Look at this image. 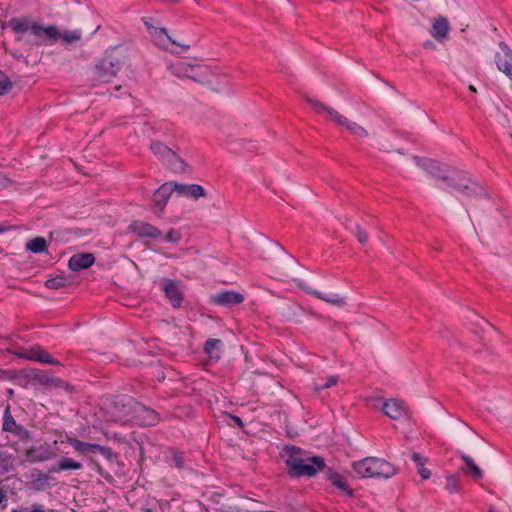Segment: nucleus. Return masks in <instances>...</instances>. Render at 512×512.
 Masks as SVG:
<instances>
[{
  "mask_svg": "<svg viewBox=\"0 0 512 512\" xmlns=\"http://www.w3.org/2000/svg\"><path fill=\"white\" fill-rule=\"evenodd\" d=\"M8 27L16 34L18 42L31 46L41 45L45 39L55 40L58 37L56 27L30 23L27 18L13 17L8 21Z\"/></svg>",
  "mask_w": 512,
  "mask_h": 512,
  "instance_id": "1",
  "label": "nucleus"
},
{
  "mask_svg": "<svg viewBox=\"0 0 512 512\" xmlns=\"http://www.w3.org/2000/svg\"><path fill=\"white\" fill-rule=\"evenodd\" d=\"M172 460L174 462V465L177 468H183V466H184V459H183L181 454H179V453L173 454Z\"/></svg>",
  "mask_w": 512,
  "mask_h": 512,
  "instance_id": "44",
  "label": "nucleus"
},
{
  "mask_svg": "<svg viewBox=\"0 0 512 512\" xmlns=\"http://www.w3.org/2000/svg\"><path fill=\"white\" fill-rule=\"evenodd\" d=\"M58 36H61L67 43H73L80 40L81 33L79 31H64L62 34L58 33Z\"/></svg>",
  "mask_w": 512,
  "mask_h": 512,
  "instance_id": "37",
  "label": "nucleus"
},
{
  "mask_svg": "<svg viewBox=\"0 0 512 512\" xmlns=\"http://www.w3.org/2000/svg\"><path fill=\"white\" fill-rule=\"evenodd\" d=\"M244 296L235 291L224 290L212 296V302L219 306L232 307L241 304Z\"/></svg>",
  "mask_w": 512,
  "mask_h": 512,
  "instance_id": "11",
  "label": "nucleus"
},
{
  "mask_svg": "<svg viewBox=\"0 0 512 512\" xmlns=\"http://www.w3.org/2000/svg\"><path fill=\"white\" fill-rule=\"evenodd\" d=\"M231 419L234 421V423L239 426V427H243L244 424L242 422V419L238 416H231Z\"/></svg>",
  "mask_w": 512,
  "mask_h": 512,
  "instance_id": "47",
  "label": "nucleus"
},
{
  "mask_svg": "<svg viewBox=\"0 0 512 512\" xmlns=\"http://www.w3.org/2000/svg\"><path fill=\"white\" fill-rule=\"evenodd\" d=\"M488 512H497V511L493 506H490L488 509Z\"/></svg>",
  "mask_w": 512,
  "mask_h": 512,
  "instance_id": "50",
  "label": "nucleus"
},
{
  "mask_svg": "<svg viewBox=\"0 0 512 512\" xmlns=\"http://www.w3.org/2000/svg\"><path fill=\"white\" fill-rule=\"evenodd\" d=\"M353 470L360 478L388 479L397 473V468L385 459L366 457L353 463Z\"/></svg>",
  "mask_w": 512,
  "mask_h": 512,
  "instance_id": "2",
  "label": "nucleus"
},
{
  "mask_svg": "<svg viewBox=\"0 0 512 512\" xmlns=\"http://www.w3.org/2000/svg\"><path fill=\"white\" fill-rule=\"evenodd\" d=\"M351 123H352V121L350 119H348L344 115H341V119L338 120L336 124L338 126H342V127H345L347 129L348 126H350Z\"/></svg>",
  "mask_w": 512,
  "mask_h": 512,
  "instance_id": "45",
  "label": "nucleus"
},
{
  "mask_svg": "<svg viewBox=\"0 0 512 512\" xmlns=\"http://www.w3.org/2000/svg\"><path fill=\"white\" fill-rule=\"evenodd\" d=\"M411 459L415 462L417 466V472L420 474L423 480H427L431 476V472L429 469L425 467L427 463V458L421 456L420 454L414 452L411 455Z\"/></svg>",
  "mask_w": 512,
  "mask_h": 512,
  "instance_id": "29",
  "label": "nucleus"
},
{
  "mask_svg": "<svg viewBox=\"0 0 512 512\" xmlns=\"http://www.w3.org/2000/svg\"><path fill=\"white\" fill-rule=\"evenodd\" d=\"M3 72L0 70V77L2 76Z\"/></svg>",
  "mask_w": 512,
  "mask_h": 512,
  "instance_id": "54",
  "label": "nucleus"
},
{
  "mask_svg": "<svg viewBox=\"0 0 512 512\" xmlns=\"http://www.w3.org/2000/svg\"><path fill=\"white\" fill-rule=\"evenodd\" d=\"M95 261L92 253H78L74 254L68 262V267L72 271H80L89 268Z\"/></svg>",
  "mask_w": 512,
  "mask_h": 512,
  "instance_id": "18",
  "label": "nucleus"
},
{
  "mask_svg": "<svg viewBox=\"0 0 512 512\" xmlns=\"http://www.w3.org/2000/svg\"><path fill=\"white\" fill-rule=\"evenodd\" d=\"M305 100L306 102L311 105L312 109L314 110L315 113L317 114H326L327 117L337 123L338 120L341 119V115L337 110H335L334 108L332 107H329L328 105H326L325 103L317 100V99H314V98H311V97H308V96H305Z\"/></svg>",
  "mask_w": 512,
  "mask_h": 512,
  "instance_id": "16",
  "label": "nucleus"
},
{
  "mask_svg": "<svg viewBox=\"0 0 512 512\" xmlns=\"http://www.w3.org/2000/svg\"><path fill=\"white\" fill-rule=\"evenodd\" d=\"M325 460L321 456L304 458L301 462L293 463L292 470H288L291 477H312L318 471H325Z\"/></svg>",
  "mask_w": 512,
  "mask_h": 512,
  "instance_id": "5",
  "label": "nucleus"
},
{
  "mask_svg": "<svg viewBox=\"0 0 512 512\" xmlns=\"http://www.w3.org/2000/svg\"><path fill=\"white\" fill-rule=\"evenodd\" d=\"M102 450H96V453H100L106 457H110L112 455V451L109 447L101 446Z\"/></svg>",
  "mask_w": 512,
  "mask_h": 512,
  "instance_id": "46",
  "label": "nucleus"
},
{
  "mask_svg": "<svg viewBox=\"0 0 512 512\" xmlns=\"http://www.w3.org/2000/svg\"><path fill=\"white\" fill-rule=\"evenodd\" d=\"M355 235L360 244L365 245L368 242V234L359 225L355 227Z\"/></svg>",
  "mask_w": 512,
  "mask_h": 512,
  "instance_id": "40",
  "label": "nucleus"
},
{
  "mask_svg": "<svg viewBox=\"0 0 512 512\" xmlns=\"http://www.w3.org/2000/svg\"><path fill=\"white\" fill-rule=\"evenodd\" d=\"M221 343L220 339H208L204 344V351L213 357L214 351L218 350Z\"/></svg>",
  "mask_w": 512,
  "mask_h": 512,
  "instance_id": "36",
  "label": "nucleus"
},
{
  "mask_svg": "<svg viewBox=\"0 0 512 512\" xmlns=\"http://www.w3.org/2000/svg\"><path fill=\"white\" fill-rule=\"evenodd\" d=\"M13 87L12 81L9 79L8 76L4 75L0 79V96L5 95L10 92V90Z\"/></svg>",
  "mask_w": 512,
  "mask_h": 512,
  "instance_id": "39",
  "label": "nucleus"
},
{
  "mask_svg": "<svg viewBox=\"0 0 512 512\" xmlns=\"http://www.w3.org/2000/svg\"><path fill=\"white\" fill-rule=\"evenodd\" d=\"M298 287L301 288L302 290L306 291L307 293L315 296L316 298L321 299L323 301H326V302H328L330 304H333V305H336V306H342V305L345 304L344 298H341V297H339L337 295H335V296L324 295L323 293H321L319 291L311 289L305 283L299 282L298 283Z\"/></svg>",
  "mask_w": 512,
  "mask_h": 512,
  "instance_id": "20",
  "label": "nucleus"
},
{
  "mask_svg": "<svg viewBox=\"0 0 512 512\" xmlns=\"http://www.w3.org/2000/svg\"><path fill=\"white\" fill-rule=\"evenodd\" d=\"M324 472L327 479H329L334 486L346 492L348 495H352V491L349 489L346 479L342 475L338 474L337 472H334L331 468L327 467Z\"/></svg>",
  "mask_w": 512,
  "mask_h": 512,
  "instance_id": "24",
  "label": "nucleus"
},
{
  "mask_svg": "<svg viewBox=\"0 0 512 512\" xmlns=\"http://www.w3.org/2000/svg\"><path fill=\"white\" fill-rule=\"evenodd\" d=\"M32 479L38 490L44 489L48 485L49 476L40 470H34Z\"/></svg>",
  "mask_w": 512,
  "mask_h": 512,
  "instance_id": "33",
  "label": "nucleus"
},
{
  "mask_svg": "<svg viewBox=\"0 0 512 512\" xmlns=\"http://www.w3.org/2000/svg\"><path fill=\"white\" fill-rule=\"evenodd\" d=\"M152 38L155 42V44L166 51H170L172 53H177L176 51L172 50L170 48V45H176L181 47L184 50H187L190 48L189 44H180L177 43L175 40H173L167 33L166 28H154L151 32Z\"/></svg>",
  "mask_w": 512,
  "mask_h": 512,
  "instance_id": "9",
  "label": "nucleus"
},
{
  "mask_svg": "<svg viewBox=\"0 0 512 512\" xmlns=\"http://www.w3.org/2000/svg\"><path fill=\"white\" fill-rule=\"evenodd\" d=\"M143 512H153L150 508L143 509Z\"/></svg>",
  "mask_w": 512,
  "mask_h": 512,
  "instance_id": "51",
  "label": "nucleus"
},
{
  "mask_svg": "<svg viewBox=\"0 0 512 512\" xmlns=\"http://www.w3.org/2000/svg\"><path fill=\"white\" fill-rule=\"evenodd\" d=\"M163 163L167 165L170 170L176 173L185 172L187 168L185 161L173 150Z\"/></svg>",
  "mask_w": 512,
  "mask_h": 512,
  "instance_id": "25",
  "label": "nucleus"
},
{
  "mask_svg": "<svg viewBox=\"0 0 512 512\" xmlns=\"http://www.w3.org/2000/svg\"><path fill=\"white\" fill-rule=\"evenodd\" d=\"M499 47L504 53V58L499 53H496V66L499 71L503 72L510 79L512 77V50L504 41L499 43Z\"/></svg>",
  "mask_w": 512,
  "mask_h": 512,
  "instance_id": "10",
  "label": "nucleus"
},
{
  "mask_svg": "<svg viewBox=\"0 0 512 512\" xmlns=\"http://www.w3.org/2000/svg\"><path fill=\"white\" fill-rule=\"evenodd\" d=\"M134 418L142 426H155L161 418L158 412L143 404L136 403L134 406Z\"/></svg>",
  "mask_w": 512,
  "mask_h": 512,
  "instance_id": "7",
  "label": "nucleus"
},
{
  "mask_svg": "<svg viewBox=\"0 0 512 512\" xmlns=\"http://www.w3.org/2000/svg\"><path fill=\"white\" fill-rule=\"evenodd\" d=\"M31 379L41 385L47 386H58L59 383L61 382L59 378L53 377L49 375L46 371L40 369L32 371Z\"/></svg>",
  "mask_w": 512,
  "mask_h": 512,
  "instance_id": "26",
  "label": "nucleus"
},
{
  "mask_svg": "<svg viewBox=\"0 0 512 512\" xmlns=\"http://www.w3.org/2000/svg\"><path fill=\"white\" fill-rule=\"evenodd\" d=\"M6 498H7L6 492L4 490L0 489V504L2 502L6 501Z\"/></svg>",
  "mask_w": 512,
  "mask_h": 512,
  "instance_id": "48",
  "label": "nucleus"
},
{
  "mask_svg": "<svg viewBox=\"0 0 512 512\" xmlns=\"http://www.w3.org/2000/svg\"><path fill=\"white\" fill-rule=\"evenodd\" d=\"M284 450L287 455L285 464L288 467V470H292L293 463L301 462L304 459L303 451L299 447L291 445L286 446Z\"/></svg>",
  "mask_w": 512,
  "mask_h": 512,
  "instance_id": "27",
  "label": "nucleus"
},
{
  "mask_svg": "<svg viewBox=\"0 0 512 512\" xmlns=\"http://www.w3.org/2000/svg\"><path fill=\"white\" fill-rule=\"evenodd\" d=\"M177 1H178V0H170V2H172V3H175V2H177Z\"/></svg>",
  "mask_w": 512,
  "mask_h": 512,
  "instance_id": "53",
  "label": "nucleus"
},
{
  "mask_svg": "<svg viewBox=\"0 0 512 512\" xmlns=\"http://www.w3.org/2000/svg\"><path fill=\"white\" fill-rule=\"evenodd\" d=\"M445 489L449 493H462L460 479L456 475H450L446 478Z\"/></svg>",
  "mask_w": 512,
  "mask_h": 512,
  "instance_id": "32",
  "label": "nucleus"
},
{
  "mask_svg": "<svg viewBox=\"0 0 512 512\" xmlns=\"http://www.w3.org/2000/svg\"><path fill=\"white\" fill-rule=\"evenodd\" d=\"M26 457L32 462H41L49 459L48 453L38 454L37 449L34 447L27 450Z\"/></svg>",
  "mask_w": 512,
  "mask_h": 512,
  "instance_id": "35",
  "label": "nucleus"
},
{
  "mask_svg": "<svg viewBox=\"0 0 512 512\" xmlns=\"http://www.w3.org/2000/svg\"><path fill=\"white\" fill-rule=\"evenodd\" d=\"M347 130L350 133H352L356 136H359V137H367L368 136L367 130L354 121H352L350 126H348Z\"/></svg>",
  "mask_w": 512,
  "mask_h": 512,
  "instance_id": "38",
  "label": "nucleus"
},
{
  "mask_svg": "<svg viewBox=\"0 0 512 512\" xmlns=\"http://www.w3.org/2000/svg\"><path fill=\"white\" fill-rule=\"evenodd\" d=\"M2 429L5 432L16 435L22 441H28L30 439L29 431L24 426L16 423L9 406L4 410Z\"/></svg>",
  "mask_w": 512,
  "mask_h": 512,
  "instance_id": "8",
  "label": "nucleus"
},
{
  "mask_svg": "<svg viewBox=\"0 0 512 512\" xmlns=\"http://www.w3.org/2000/svg\"><path fill=\"white\" fill-rule=\"evenodd\" d=\"M162 290L174 308L181 306L183 293L175 281L171 279H163Z\"/></svg>",
  "mask_w": 512,
  "mask_h": 512,
  "instance_id": "12",
  "label": "nucleus"
},
{
  "mask_svg": "<svg viewBox=\"0 0 512 512\" xmlns=\"http://www.w3.org/2000/svg\"><path fill=\"white\" fill-rule=\"evenodd\" d=\"M449 186L467 198H489L486 190L479 183L462 173H453Z\"/></svg>",
  "mask_w": 512,
  "mask_h": 512,
  "instance_id": "4",
  "label": "nucleus"
},
{
  "mask_svg": "<svg viewBox=\"0 0 512 512\" xmlns=\"http://www.w3.org/2000/svg\"><path fill=\"white\" fill-rule=\"evenodd\" d=\"M449 32V23L445 17L437 18L432 26L431 35L434 39L442 41L447 37Z\"/></svg>",
  "mask_w": 512,
  "mask_h": 512,
  "instance_id": "21",
  "label": "nucleus"
},
{
  "mask_svg": "<svg viewBox=\"0 0 512 512\" xmlns=\"http://www.w3.org/2000/svg\"><path fill=\"white\" fill-rule=\"evenodd\" d=\"M129 229L131 232L143 238H159L162 236V232L157 227L143 221H133L129 225Z\"/></svg>",
  "mask_w": 512,
  "mask_h": 512,
  "instance_id": "14",
  "label": "nucleus"
},
{
  "mask_svg": "<svg viewBox=\"0 0 512 512\" xmlns=\"http://www.w3.org/2000/svg\"><path fill=\"white\" fill-rule=\"evenodd\" d=\"M181 239V233L175 229H171L165 236V240L171 243H178Z\"/></svg>",
  "mask_w": 512,
  "mask_h": 512,
  "instance_id": "42",
  "label": "nucleus"
},
{
  "mask_svg": "<svg viewBox=\"0 0 512 512\" xmlns=\"http://www.w3.org/2000/svg\"><path fill=\"white\" fill-rule=\"evenodd\" d=\"M26 249L32 253H42L47 249V242L44 237H35L26 244Z\"/></svg>",
  "mask_w": 512,
  "mask_h": 512,
  "instance_id": "31",
  "label": "nucleus"
},
{
  "mask_svg": "<svg viewBox=\"0 0 512 512\" xmlns=\"http://www.w3.org/2000/svg\"><path fill=\"white\" fill-rule=\"evenodd\" d=\"M468 89H469L471 92H473V93H476V92H477V90H476V88H475V86H474V85H469Z\"/></svg>",
  "mask_w": 512,
  "mask_h": 512,
  "instance_id": "49",
  "label": "nucleus"
},
{
  "mask_svg": "<svg viewBox=\"0 0 512 512\" xmlns=\"http://www.w3.org/2000/svg\"><path fill=\"white\" fill-rule=\"evenodd\" d=\"M385 415L393 420H399L406 415V406L403 401L398 399H389L383 404L382 408Z\"/></svg>",
  "mask_w": 512,
  "mask_h": 512,
  "instance_id": "17",
  "label": "nucleus"
},
{
  "mask_svg": "<svg viewBox=\"0 0 512 512\" xmlns=\"http://www.w3.org/2000/svg\"><path fill=\"white\" fill-rule=\"evenodd\" d=\"M126 57L116 51L107 52L92 68L91 76L94 81L110 82L125 64Z\"/></svg>",
  "mask_w": 512,
  "mask_h": 512,
  "instance_id": "3",
  "label": "nucleus"
},
{
  "mask_svg": "<svg viewBox=\"0 0 512 512\" xmlns=\"http://www.w3.org/2000/svg\"><path fill=\"white\" fill-rule=\"evenodd\" d=\"M15 355L27 360H34L50 365H59L60 362L54 359L46 350L40 346L31 347L30 349L21 348L20 351H15Z\"/></svg>",
  "mask_w": 512,
  "mask_h": 512,
  "instance_id": "6",
  "label": "nucleus"
},
{
  "mask_svg": "<svg viewBox=\"0 0 512 512\" xmlns=\"http://www.w3.org/2000/svg\"><path fill=\"white\" fill-rule=\"evenodd\" d=\"M175 192L173 181L162 184L153 195V203L155 208L158 209L157 213L163 212L171 194Z\"/></svg>",
  "mask_w": 512,
  "mask_h": 512,
  "instance_id": "13",
  "label": "nucleus"
},
{
  "mask_svg": "<svg viewBox=\"0 0 512 512\" xmlns=\"http://www.w3.org/2000/svg\"><path fill=\"white\" fill-rule=\"evenodd\" d=\"M150 149L153 154L162 162L165 161L166 158L169 157V154L172 152V149L166 146L163 142L156 141L152 142Z\"/></svg>",
  "mask_w": 512,
  "mask_h": 512,
  "instance_id": "30",
  "label": "nucleus"
},
{
  "mask_svg": "<svg viewBox=\"0 0 512 512\" xmlns=\"http://www.w3.org/2000/svg\"><path fill=\"white\" fill-rule=\"evenodd\" d=\"M338 383V377L337 376H330L328 380L324 384H318L316 385L315 389L317 391H321L327 388H330Z\"/></svg>",
  "mask_w": 512,
  "mask_h": 512,
  "instance_id": "41",
  "label": "nucleus"
},
{
  "mask_svg": "<svg viewBox=\"0 0 512 512\" xmlns=\"http://www.w3.org/2000/svg\"><path fill=\"white\" fill-rule=\"evenodd\" d=\"M427 170H428V172H429V174L431 176L443 180L448 185L450 184L451 178L453 177V174L452 175H448L446 173V170L444 169V167H442L438 163L431 161L429 163V166H428Z\"/></svg>",
  "mask_w": 512,
  "mask_h": 512,
  "instance_id": "28",
  "label": "nucleus"
},
{
  "mask_svg": "<svg viewBox=\"0 0 512 512\" xmlns=\"http://www.w3.org/2000/svg\"><path fill=\"white\" fill-rule=\"evenodd\" d=\"M83 465L81 462H77L71 458L68 457H61L59 461L52 465L49 469V473H58L60 471H67V470H80L82 469Z\"/></svg>",
  "mask_w": 512,
  "mask_h": 512,
  "instance_id": "19",
  "label": "nucleus"
},
{
  "mask_svg": "<svg viewBox=\"0 0 512 512\" xmlns=\"http://www.w3.org/2000/svg\"><path fill=\"white\" fill-rule=\"evenodd\" d=\"M460 457L466 465V467L462 469L463 472L471 476L474 480L481 479L483 476L482 470L475 464L473 459L464 453H461Z\"/></svg>",
  "mask_w": 512,
  "mask_h": 512,
  "instance_id": "23",
  "label": "nucleus"
},
{
  "mask_svg": "<svg viewBox=\"0 0 512 512\" xmlns=\"http://www.w3.org/2000/svg\"><path fill=\"white\" fill-rule=\"evenodd\" d=\"M174 191L180 196H188L195 200L206 197V190L198 184H181L173 181Z\"/></svg>",
  "mask_w": 512,
  "mask_h": 512,
  "instance_id": "15",
  "label": "nucleus"
},
{
  "mask_svg": "<svg viewBox=\"0 0 512 512\" xmlns=\"http://www.w3.org/2000/svg\"><path fill=\"white\" fill-rule=\"evenodd\" d=\"M5 231H6V228H4V227H0V233H3V232H5Z\"/></svg>",
  "mask_w": 512,
  "mask_h": 512,
  "instance_id": "52",
  "label": "nucleus"
},
{
  "mask_svg": "<svg viewBox=\"0 0 512 512\" xmlns=\"http://www.w3.org/2000/svg\"><path fill=\"white\" fill-rule=\"evenodd\" d=\"M67 443L79 453H96V450H102L99 444L83 442L74 437H67Z\"/></svg>",
  "mask_w": 512,
  "mask_h": 512,
  "instance_id": "22",
  "label": "nucleus"
},
{
  "mask_svg": "<svg viewBox=\"0 0 512 512\" xmlns=\"http://www.w3.org/2000/svg\"><path fill=\"white\" fill-rule=\"evenodd\" d=\"M192 68V65L191 64H188V63H179L178 65H176L175 67H173V70H174V73L177 75V76H180L181 74H184L186 75V72L188 71V69Z\"/></svg>",
  "mask_w": 512,
  "mask_h": 512,
  "instance_id": "43",
  "label": "nucleus"
},
{
  "mask_svg": "<svg viewBox=\"0 0 512 512\" xmlns=\"http://www.w3.org/2000/svg\"><path fill=\"white\" fill-rule=\"evenodd\" d=\"M67 285V279L63 275L49 278L45 282V286L49 289H60Z\"/></svg>",
  "mask_w": 512,
  "mask_h": 512,
  "instance_id": "34",
  "label": "nucleus"
}]
</instances>
